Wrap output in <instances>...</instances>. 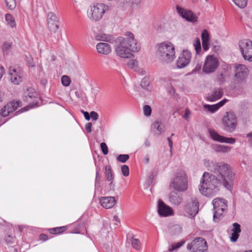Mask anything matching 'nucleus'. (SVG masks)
Returning a JSON list of instances; mask_svg holds the SVG:
<instances>
[{"instance_id":"nucleus-1","label":"nucleus","mask_w":252,"mask_h":252,"mask_svg":"<svg viewBox=\"0 0 252 252\" xmlns=\"http://www.w3.org/2000/svg\"><path fill=\"white\" fill-rule=\"evenodd\" d=\"M209 170L216 175L207 172L203 173L199 186L201 194L213 197L218 193L222 186L228 190L231 189L234 174L228 164L211 162Z\"/></svg>"},{"instance_id":"nucleus-2","label":"nucleus","mask_w":252,"mask_h":252,"mask_svg":"<svg viewBox=\"0 0 252 252\" xmlns=\"http://www.w3.org/2000/svg\"><path fill=\"white\" fill-rule=\"evenodd\" d=\"M124 36H119L114 40V52L119 58L130 59L133 56L132 52H137L141 47L132 32H126Z\"/></svg>"},{"instance_id":"nucleus-3","label":"nucleus","mask_w":252,"mask_h":252,"mask_svg":"<svg viewBox=\"0 0 252 252\" xmlns=\"http://www.w3.org/2000/svg\"><path fill=\"white\" fill-rule=\"evenodd\" d=\"M157 55L159 62L162 64H168L176 58L174 45L169 41H165L157 45Z\"/></svg>"},{"instance_id":"nucleus-4","label":"nucleus","mask_w":252,"mask_h":252,"mask_svg":"<svg viewBox=\"0 0 252 252\" xmlns=\"http://www.w3.org/2000/svg\"><path fill=\"white\" fill-rule=\"evenodd\" d=\"M108 9L109 6L104 3L100 2L94 3L87 10V17L92 22L99 21Z\"/></svg>"},{"instance_id":"nucleus-5","label":"nucleus","mask_w":252,"mask_h":252,"mask_svg":"<svg viewBox=\"0 0 252 252\" xmlns=\"http://www.w3.org/2000/svg\"><path fill=\"white\" fill-rule=\"evenodd\" d=\"M170 186L178 191L184 192L187 190L188 188V181L186 173H178L172 180Z\"/></svg>"},{"instance_id":"nucleus-6","label":"nucleus","mask_w":252,"mask_h":252,"mask_svg":"<svg viewBox=\"0 0 252 252\" xmlns=\"http://www.w3.org/2000/svg\"><path fill=\"white\" fill-rule=\"evenodd\" d=\"M214 207L213 219L215 221H218L221 217L223 212L227 208V202L222 198L217 197L212 201Z\"/></svg>"},{"instance_id":"nucleus-7","label":"nucleus","mask_w":252,"mask_h":252,"mask_svg":"<svg viewBox=\"0 0 252 252\" xmlns=\"http://www.w3.org/2000/svg\"><path fill=\"white\" fill-rule=\"evenodd\" d=\"M239 46L243 58L249 62H252V41L243 39L239 41Z\"/></svg>"},{"instance_id":"nucleus-8","label":"nucleus","mask_w":252,"mask_h":252,"mask_svg":"<svg viewBox=\"0 0 252 252\" xmlns=\"http://www.w3.org/2000/svg\"><path fill=\"white\" fill-rule=\"evenodd\" d=\"M187 248L192 252H207L208 250L207 242L202 237L194 239L187 245Z\"/></svg>"},{"instance_id":"nucleus-9","label":"nucleus","mask_w":252,"mask_h":252,"mask_svg":"<svg viewBox=\"0 0 252 252\" xmlns=\"http://www.w3.org/2000/svg\"><path fill=\"white\" fill-rule=\"evenodd\" d=\"M222 124L226 130L232 132L236 127L237 125V118L235 114L231 112H226L222 119Z\"/></svg>"},{"instance_id":"nucleus-10","label":"nucleus","mask_w":252,"mask_h":252,"mask_svg":"<svg viewBox=\"0 0 252 252\" xmlns=\"http://www.w3.org/2000/svg\"><path fill=\"white\" fill-rule=\"evenodd\" d=\"M199 210L198 198L196 196H192L188 201L185 207V211L189 217H193Z\"/></svg>"},{"instance_id":"nucleus-11","label":"nucleus","mask_w":252,"mask_h":252,"mask_svg":"<svg viewBox=\"0 0 252 252\" xmlns=\"http://www.w3.org/2000/svg\"><path fill=\"white\" fill-rule=\"evenodd\" d=\"M219 61L217 58L212 55L207 56L203 66V71L206 73L214 72L219 66Z\"/></svg>"},{"instance_id":"nucleus-12","label":"nucleus","mask_w":252,"mask_h":252,"mask_svg":"<svg viewBox=\"0 0 252 252\" xmlns=\"http://www.w3.org/2000/svg\"><path fill=\"white\" fill-rule=\"evenodd\" d=\"M10 80L15 85L19 84L23 80V73L19 67L10 66L8 69Z\"/></svg>"},{"instance_id":"nucleus-13","label":"nucleus","mask_w":252,"mask_h":252,"mask_svg":"<svg viewBox=\"0 0 252 252\" xmlns=\"http://www.w3.org/2000/svg\"><path fill=\"white\" fill-rule=\"evenodd\" d=\"M191 56V53L189 51L184 50L176 61L177 67L183 68L186 67L189 63Z\"/></svg>"},{"instance_id":"nucleus-14","label":"nucleus","mask_w":252,"mask_h":252,"mask_svg":"<svg viewBox=\"0 0 252 252\" xmlns=\"http://www.w3.org/2000/svg\"><path fill=\"white\" fill-rule=\"evenodd\" d=\"M249 74V69L246 65L239 64L236 65L235 69V80L237 82H242L246 80Z\"/></svg>"},{"instance_id":"nucleus-15","label":"nucleus","mask_w":252,"mask_h":252,"mask_svg":"<svg viewBox=\"0 0 252 252\" xmlns=\"http://www.w3.org/2000/svg\"><path fill=\"white\" fill-rule=\"evenodd\" d=\"M209 133L210 137L213 140L220 143L233 144L236 142V139L235 138L232 137H226L220 135L217 131L212 129H209Z\"/></svg>"},{"instance_id":"nucleus-16","label":"nucleus","mask_w":252,"mask_h":252,"mask_svg":"<svg viewBox=\"0 0 252 252\" xmlns=\"http://www.w3.org/2000/svg\"><path fill=\"white\" fill-rule=\"evenodd\" d=\"M48 27L51 32L55 33L59 29V21L55 14L50 12L47 16Z\"/></svg>"},{"instance_id":"nucleus-17","label":"nucleus","mask_w":252,"mask_h":252,"mask_svg":"<svg viewBox=\"0 0 252 252\" xmlns=\"http://www.w3.org/2000/svg\"><path fill=\"white\" fill-rule=\"evenodd\" d=\"M21 106L20 101H11L5 105L1 110L0 114L2 117H6Z\"/></svg>"},{"instance_id":"nucleus-18","label":"nucleus","mask_w":252,"mask_h":252,"mask_svg":"<svg viewBox=\"0 0 252 252\" xmlns=\"http://www.w3.org/2000/svg\"><path fill=\"white\" fill-rule=\"evenodd\" d=\"M177 10L179 14L188 21L194 23L197 21V17L191 11L179 7H177Z\"/></svg>"},{"instance_id":"nucleus-19","label":"nucleus","mask_w":252,"mask_h":252,"mask_svg":"<svg viewBox=\"0 0 252 252\" xmlns=\"http://www.w3.org/2000/svg\"><path fill=\"white\" fill-rule=\"evenodd\" d=\"M158 213L162 217H167L173 214L171 208L165 204L161 200L158 201Z\"/></svg>"},{"instance_id":"nucleus-20","label":"nucleus","mask_w":252,"mask_h":252,"mask_svg":"<svg viewBox=\"0 0 252 252\" xmlns=\"http://www.w3.org/2000/svg\"><path fill=\"white\" fill-rule=\"evenodd\" d=\"M99 201L101 206L107 209L112 208L117 203L115 198L113 196L102 197Z\"/></svg>"},{"instance_id":"nucleus-21","label":"nucleus","mask_w":252,"mask_h":252,"mask_svg":"<svg viewBox=\"0 0 252 252\" xmlns=\"http://www.w3.org/2000/svg\"><path fill=\"white\" fill-rule=\"evenodd\" d=\"M223 94L222 89L220 88L214 89L207 96V100L209 101H216L220 98Z\"/></svg>"},{"instance_id":"nucleus-22","label":"nucleus","mask_w":252,"mask_h":252,"mask_svg":"<svg viewBox=\"0 0 252 252\" xmlns=\"http://www.w3.org/2000/svg\"><path fill=\"white\" fill-rule=\"evenodd\" d=\"M96 49L98 53L107 55L111 52L110 45L105 42H99L96 45Z\"/></svg>"},{"instance_id":"nucleus-23","label":"nucleus","mask_w":252,"mask_h":252,"mask_svg":"<svg viewBox=\"0 0 252 252\" xmlns=\"http://www.w3.org/2000/svg\"><path fill=\"white\" fill-rule=\"evenodd\" d=\"M233 228L231 229V236L230 237L232 242H235L238 240L239 234L241 231L240 225L237 222L233 223Z\"/></svg>"},{"instance_id":"nucleus-24","label":"nucleus","mask_w":252,"mask_h":252,"mask_svg":"<svg viewBox=\"0 0 252 252\" xmlns=\"http://www.w3.org/2000/svg\"><path fill=\"white\" fill-rule=\"evenodd\" d=\"M169 200L171 204L178 205L182 201V195L175 191H171L169 195Z\"/></svg>"},{"instance_id":"nucleus-25","label":"nucleus","mask_w":252,"mask_h":252,"mask_svg":"<svg viewBox=\"0 0 252 252\" xmlns=\"http://www.w3.org/2000/svg\"><path fill=\"white\" fill-rule=\"evenodd\" d=\"M128 67L131 69H133L134 71L138 72L142 74H145V71L143 70H141L138 66V62L135 60H130L127 64Z\"/></svg>"},{"instance_id":"nucleus-26","label":"nucleus","mask_w":252,"mask_h":252,"mask_svg":"<svg viewBox=\"0 0 252 252\" xmlns=\"http://www.w3.org/2000/svg\"><path fill=\"white\" fill-rule=\"evenodd\" d=\"M214 149L217 152L227 153L231 150V147L228 146L216 144L215 145Z\"/></svg>"},{"instance_id":"nucleus-27","label":"nucleus","mask_w":252,"mask_h":252,"mask_svg":"<svg viewBox=\"0 0 252 252\" xmlns=\"http://www.w3.org/2000/svg\"><path fill=\"white\" fill-rule=\"evenodd\" d=\"M5 19L7 25L11 28L16 27V23L14 17L10 14L7 13L5 15Z\"/></svg>"},{"instance_id":"nucleus-28","label":"nucleus","mask_w":252,"mask_h":252,"mask_svg":"<svg viewBox=\"0 0 252 252\" xmlns=\"http://www.w3.org/2000/svg\"><path fill=\"white\" fill-rule=\"evenodd\" d=\"M30 90L28 89L24 93L23 100L25 101H30L32 98H34L36 96L35 92H31Z\"/></svg>"},{"instance_id":"nucleus-29","label":"nucleus","mask_w":252,"mask_h":252,"mask_svg":"<svg viewBox=\"0 0 252 252\" xmlns=\"http://www.w3.org/2000/svg\"><path fill=\"white\" fill-rule=\"evenodd\" d=\"M96 39L99 41L110 42L112 40V36L105 33H99L96 35Z\"/></svg>"},{"instance_id":"nucleus-30","label":"nucleus","mask_w":252,"mask_h":252,"mask_svg":"<svg viewBox=\"0 0 252 252\" xmlns=\"http://www.w3.org/2000/svg\"><path fill=\"white\" fill-rule=\"evenodd\" d=\"M105 177L107 181L114 180V177L112 174L111 167L110 165H107L105 166Z\"/></svg>"},{"instance_id":"nucleus-31","label":"nucleus","mask_w":252,"mask_h":252,"mask_svg":"<svg viewBox=\"0 0 252 252\" xmlns=\"http://www.w3.org/2000/svg\"><path fill=\"white\" fill-rule=\"evenodd\" d=\"M153 126L154 128L157 129V130L158 131L157 134L158 135H160L162 133L164 132V126L162 125L161 122L158 121H156L153 124Z\"/></svg>"},{"instance_id":"nucleus-32","label":"nucleus","mask_w":252,"mask_h":252,"mask_svg":"<svg viewBox=\"0 0 252 252\" xmlns=\"http://www.w3.org/2000/svg\"><path fill=\"white\" fill-rule=\"evenodd\" d=\"M12 47V42H4L1 47L2 50L4 54H8Z\"/></svg>"},{"instance_id":"nucleus-33","label":"nucleus","mask_w":252,"mask_h":252,"mask_svg":"<svg viewBox=\"0 0 252 252\" xmlns=\"http://www.w3.org/2000/svg\"><path fill=\"white\" fill-rule=\"evenodd\" d=\"M66 229L65 226L58 227L53 228H51L49 230V232L51 234H59L64 232Z\"/></svg>"},{"instance_id":"nucleus-34","label":"nucleus","mask_w":252,"mask_h":252,"mask_svg":"<svg viewBox=\"0 0 252 252\" xmlns=\"http://www.w3.org/2000/svg\"><path fill=\"white\" fill-rule=\"evenodd\" d=\"M235 4L240 8L245 7L247 4L248 0H232Z\"/></svg>"},{"instance_id":"nucleus-35","label":"nucleus","mask_w":252,"mask_h":252,"mask_svg":"<svg viewBox=\"0 0 252 252\" xmlns=\"http://www.w3.org/2000/svg\"><path fill=\"white\" fill-rule=\"evenodd\" d=\"M131 243L132 247L136 250H139L140 249L141 243L138 239L132 238Z\"/></svg>"},{"instance_id":"nucleus-36","label":"nucleus","mask_w":252,"mask_h":252,"mask_svg":"<svg viewBox=\"0 0 252 252\" xmlns=\"http://www.w3.org/2000/svg\"><path fill=\"white\" fill-rule=\"evenodd\" d=\"M193 46L196 51V54H198L201 51V44L199 38H196L193 41Z\"/></svg>"},{"instance_id":"nucleus-37","label":"nucleus","mask_w":252,"mask_h":252,"mask_svg":"<svg viewBox=\"0 0 252 252\" xmlns=\"http://www.w3.org/2000/svg\"><path fill=\"white\" fill-rule=\"evenodd\" d=\"M129 155L127 154H122L119 155L116 159L117 161L122 163H125L129 159Z\"/></svg>"},{"instance_id":"nucleus-38","label":"nucleus","mask_w":252,"mask_h":252,"mask_svg":"<svg viewBox=\"0 0 252 252\" xmlns=\"http://www.w3.org/2000/svg\"><path fill=\"white\" fill-rule=\"evenodd\" d=\"M61 81L63 85L65 87H67L69 86L71 83V80L70 78L66 75H63V76H62Z\"/></svg>"},{"instance_id":"nucleus-39","label":"nucleus","mask_w":252,"mask_h":252,"mask_svg":"<svg viewBox=\"0 0 252 252\" xmlns=\"http://www.w3.org/2000/svg\"><path fill=\"white\" fill-rule=\"evenodd\" d=\"M4 240L7 244H12L15 241V238L8 232L4 236Z\"/></svg>"},{"instance_id":"nucleus-40","label":"nucleus","mask_w":252,"mask_h":252,"mask_svg":"<svg viewBox=\"0 0 252 252\" xmlns=\"http://www.w3.org/2000/svg\"><path fill=\"white\" fill-rule=\"evenodd\" d=\"M5 2L9 9H14L16 7L15 0H5Z\"/></svg>"},{"instance_id":"nucleus-41","label":"nucleus","mask_w":252,"mask_h":252,"mask_svg":"<svg viewBox=\"0 0 252 252\" xmlns=\"http://www.w3.org/2000/svg\"><path fill=\"white\" fill-rule=\"evenodd\" d=\"M184 241H181L177 243L172 244L170 248H169V251L172 252L176 249L180 248L184 244Z\"/></svg>"},{"instance_id":"nucleus-42","label":"nucleus","mask_w":252,"mask_h":252,"mask_svg":"<svg viewBox=\"0 0 252 252\" xmlns=\"http://www.w3.org/2000/svg\"><path fill=\"white\" fill-rule=\"evenodd\" d=\"M202 41H209L210 37L208 31L206 30H204L201 33Z\"/></svg>"},{"instance_id":"nucleus-43","label":"nucleus","mask_w":252,"mask_h":252,"mask_svg":"<svg viewBox=\"0 0 252 252\" xmlns=\"http://www.w3.org/2000/svg\"><path fill=\"white\" fill-rule=\"evenodd\" d=\"M143 112L145 116L148 117L151 114L152 109L148 105H145L143 107Z\"/></svg>"},{"instance_id":"nucleus-44","label":"nucleus","mask_w":252,"mask_h":252,"mask_svg":"<svg viewBox=\"0 0 252 252\" xmlns=\"http://www.w3.org/2000/svg\"><path fill=\"white\" fill-rule=\"evenodd\" d=\"M204 107L208 109V110L212 113H214L219 109V107L217 104L210 105H205Z\"/></svg>"},{"instance_id":"nucleus-45","label":"nucleus","mask_w":252,"mask_h":252,"mask_svg":"<svg viewBox=\"0 0 252 252\" xmlns=\"http://www.w3.org/2000/svg\"><path fill=\"white\" fill-rule=\"evenodd\" d=\"M121 171L123 175L125 176H128L129 175V168L126 165H123L121 166Z\"/></svg>"},{"instance_id":"nucleus-46","label":"nucleus","mask_w":252,"mask_h":252,"mask_svg":"<svg viewBox=\"0 0 252 252\" xmlns=\"http://www.w3.org/2000/svg\"><path fill=\"white\" fill-rule=\"evenodd\" d=\"M149 84L150 81L148 78L144 77L141 81V86L144 89H147Z\"/></svg>"},{"instance_id":"nucleus-47","label":"nucleus","mask_w":252,"mask_h":252,"mask_svg":"<svg viewBox=\"0 0 252 252\" xmlns=\"http://www.w3.org/2000/svg\"><path fill=\"white\" fill-rule=\"evenodd\" d=\"M100 148L102 153L106 155L108 153V147L105 143L102 142L100 144Z\"/></svg>"},{"instance_id":"nucleus-48","label":"nucleus","mask_w":252,"mask_h":252,"mask_svg":"<svg viewBox=\"0 0 252 252\" xmlns=\"http://www.w3.org/2000/svg\"><path fill=\"white\" fill-rule=\"evenodd\" d=\"M91 117L93 120L96 121L98 118V115L96 112L94 111H92L90 113V118Z\"/></svg>"},{"instance_id":"nucleus-49","label":"nucleus","mask_w":252,"mask_h":252,"mask_svg":"<svg viewBox=\"0 0 252 252\" xmlns=\"http://www.w3.org/2000/svg\"><path fill=\"white\" fill-rule=\"evenodd\" d=\"M190 113L188 109L185 110V114L183 115V117L186 120L188 121L189 119Z\"/></svg>"},{"instance_id":"nucleus-50","label":"nucleus","mask_w":252,"mask_h":252,"mask_svg":"<svg viewBox=\"0 0 252 252\" xmlns=\"http://www.w3.org/2000/svg\"><path fill=\"white\" fill-rule=\"evenodd\" d=\"M209 41H202V47L204 51H207L209 48Z\"/></svg>"},{"instance_id":"nucleus-51","label":"nucleus","mask_w":252,"mask_h":252,"mask_svg":"<svg viewBox=\"0 0 252 252\" xmlns=\"http://www.w3.org/2000/svg\"><path fill=\"white\" fill-rule=\"evenodd\" d=\"M81 112L83 114L86 120L89 121L90 120V115L88 112L84 111L82 110H81Z\"/></svg>"},{"instance_id":"nucleus-52","label":"nucleus","mask_w":252,"mask_h":252,"mask_svg":"<svg viewBox=\"0 0 252 252\" xmlns=\"http://www.w3.org/2000/svg\"><path fill=\"white\" fill-rule=\"evenodd\" d=\"M108 182H110L109 184L110 189L112 190H114L115 184L114 183V180L109 181Z\"/></svg>"},{"instance_id":"nucleus-53","label":"nucleus","mask_w":252,"mask_h":252,"mask_svg":"<svg viewBox=\"0 0 252 252\" xmlns=\"http://www.w3.org/2000/svg\"><path fill=\"white\" fill-rule=\"evenodd\" d=\"M228 101L226 99H224L221 101H220L219 103L217 104V106L219 107V109L224 105V104Z\"/></svg>"},{"instance_id":"nucleus-54","label":"nucleus","mask_w":252,"mask_h":252,"mask_svg":"<svg viewBox=\"0 0 252 252\" xmlns=\"http://www.w3.org/2000/svg\"><path fill=\"white\" fill-rule=\"evenodd\" d=\"M92 125L91 123H88L85 126V128H86V130L88 132L90 133L92 131Z\"/></svg>"},{"instance_id":"nucleus-55","label":"nucleus","mask_w":252,"mask_h":252,"mask_svg":"<svg viewBox=\"0 0 252 252\" xmlns=\"http://www.w3.org/2000/svg\"><path fill=\"white\" fill-rule=\"evenodd\" d=\"M167 140L168 141L169 146V147H170V152H171L172 150V148H173V142H172V140L171 137H168L167 138Z\"/></svg>"},{"instance_id":"nucleus-56","label":"nucleus","mask_w":252,"mask_h":252,"mask_svg":"<svg viewBox=\"0 0 252 252\" xmlns=\"http://www.w3.org/2000/svg\"><path fill=\"white\" fill-rule=\"evenodd\" d=\"M218 79L219 81H220V82H223L224 80V78L223 75L222 73H220V74H219L218 76Z\"/></svg>"},{"instance_id":"nucleus-57","label":"nucleus","mask_w":252,"mask_h":252,"mask_svg":"<svg viewBox=\"0 0 252 252\" xmlns=\"http://www.w3.org/2000/svg\"><path fill=\"white\" fill-rule=\"evenodd\" d=\"M33 107H34L33 104H30L29 105H28L26 107H25L24 108L22 109L20 111L21 112L26 111H27L29 108H32Z\"/></svg>"},{"instance_id":"nucleus-58","label":"nucleus","mask_w":252,"mask_h":252,"mask_svg":"<svg viewBox=\"0 0 252 252\" xmlns=\"http://www.w3.org/2000/svg\"><path fill=\"white\" fill-rule=\"evenodd\" d=\"M40 239L43 241H46L48 239V236L44 234H41L40 235Z\"/></svg>"},{"instance_id":"nucleus-59","label":"nucleus","mask_w":252,"mask_h":252,"mask_svg":"<svg viewBox=\"0 0 252 252\" xmlns=\"http://www.w3.org/2000/svg\"><path fill=\"white\" fill-rule=\"evenodd\" d=\"M247 136L249 138V143L252 146V133L247 134Z\"/></svg>"},{"instance_id":"nucleus-60","label":"nucleus","mask_w":252,"mask_h":252,"mask_svg":"<svg viewBox=\"0 0 252 252\" xmlns=\"http://www.w3.org/2000/svg\"><path fill=\"white\" fill-rule=\"evenodd\" d=\"M27 61H28L29 66H34L33 63L32 62V59H31V60L29 59V60H27Z\"/></svg>"},{"instance_id":"nucleus-61","label":"nucleus","mask_w":252,"mask_h":252,"mask_svg":"<svg viewBox=\"0 0 252 252\" xmlns=\"http://www.w3.org/2000/svg\"><path fill=\"white\" fill-rule=\"evenodd\" d=\"M114 220L117 222L118 223H120V219L117 216H114Z\"/></svg>"},{"instance_id":"nucleus-62","label":"nucleus","mask_w":252,"mask_h":252,"mask_svg":"<svg viewBox=\"0 0 252 252\" xmlns=\"http://www.w3.org/2000/svg\"><path fill=\"white\" fill-rule=\"evenodd\" d=\"M144 161L146 163H148L149 162V158L148 156H146L144 158Z\"/></svg>"},{"instance_id":"nucleus-63","label":"nucleus","mask_w":252,"mask_h":252,"mask_svg":"<svg viewBox=\"0 0 252 252\" xmlns=\"http://www.w3.org/2000/svg\"><path fill=\"white\" fill-rule=\"evenodd\" d=\"M99 180H100V178L99 176L98 172H96V177H95V181L99 182Z\"/></svg>"},{"instance_id":"nucleus-64","label":"nucleus","mask_w":252,"mask_h":252,"mask_svg":"<svg viewBox=\"0 0 252 252\" xmlns=\"http://www.w3.org/2000/svg\"><path fill=\"white\" fill-rule=\"evenodd\" d=\"M201 67V64H197L196 66L195 67V69L196 70H199Z\"/></svg>"}]
</instances>
